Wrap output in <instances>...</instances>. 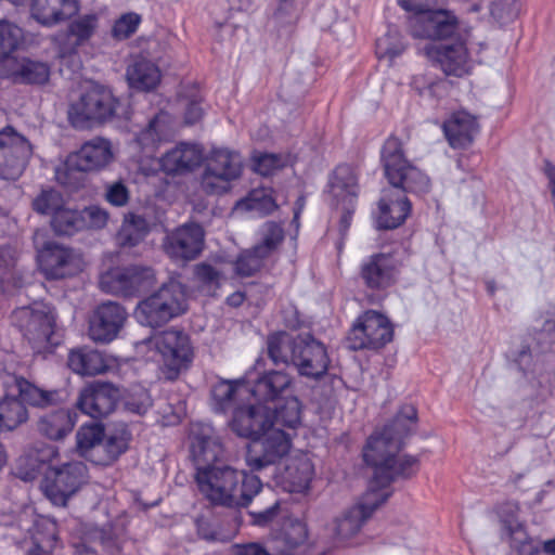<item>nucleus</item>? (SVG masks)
<instances>
[{"label": "nucleus", "instance_id": "nucleus-33", "mask_svg": "<svg viewBox=\"0 0 555 555\" xmlns=\"http://www.w3.org/2000/svg\"><path fill=\"white\" fill-rule=\"evenodd\" d=\"M67 365L73 372L87 376L103 374L109 369L104 354L87 346L70 350Z\"/></svg>", "mask_w": 555, "mask_h": 555}, {"label": "nucleus", "instance_id": "nucleus-57", "mask_svg": "<svg viewBox=\"0 0 555 555\" xmlns=\"http://www.w3.org/2000/svg\"><path fill=\"white\" fill-rule=\"evenodd\" d=\"M282 167V158L278 154L262 153L254 157V170L263 177L273 175Z\"/></svg>", "mask_w": 555, "mask_h": 555}, {"label": "nucleus", "instance_id": "nucleus-10", "mask_svg": "<svg viewBox=\"0 0 555 555\" xmlns=\"http://www.w3.org/2000/svg\"><path fill=\"white\" fill-rule=\"evenodd\" d=\"M201 189L207 195H221L231 190V183L243 172V162L240 153L229 149H212L203 160Z\"/></svg>", "mask_w": 555, "mask_h": 555}, {"label": "nucleus", "instance_id": "nucleus-36", "mask_svg": "<svg viewBox=\"0 0 555 555\" xmlns=\"http://www.w3.org/2000/svg\"><path fill=\"white\" fill-rule=\"evenodd\" d=\"M170 128L169 113L160 109L135 137V142L145 154H152L167 135Z\"/></svg>", "mask_w": 555, "mask_h": 555}, {"label": "nucleus", "instance_id": "nucleus-50", "mask_svg": "<svg viewBox=\"0 0 555 555\" xmlns=\"http://www.w3.org/2000/svg\"><path fill=\"white\" fill-rule=\"evenodd\" d=\"M261 241L255 245V250L260 251L267 258L278 248L284 240L283 228L274 222L267 221L261 228Z\"/></svg>", "mask_w": 555, "mask_h": 555}, {"label": "nucleus", "instance_id": "nucleus-30", "mask_svg": "<svg viewBox=\"0 0 555 555\" xmlns=\"http://www.w3.org/2000/svg\"><path fill=\"white\" fill-rule=\"evenodd\" d=\"M442 130L452 149H466L478 132V122L469 113L460 111L443 121Z\"/></svg>", "mask_w": 555, "mask_h": 555}, {"label": "nucleus", "instance_id": "nucleus-2", "mask_svg": "<svg viewBox=\"0 0 555 555\" xmlns=\"http://www.w3.org/2000/svg\"><path fill=\"white\" fill-rule=\"evenodd\" d=\"M417 410L413 404L400 406L380 431L372 434L363 448V461L373 468L374 485L390 487L399 479L408 480L420 470V455L402 454L405 439L416 429Z\"/></svg>", "mask_w": 555, "mask_h": 555}, {"label": "nucleus", "instance_id": "nucleus-6", "mask_svg": "<svg viewBox=\"0 0 555 555\" xmlns=\"http://www.w3.org/2000/svg\"><path fill=\"white\" fill-rule=\"evenodd\" d=\"M114 158L112 143L102 137H94L72 152L65 162L55 169L56 181L72 191L85 185V175L100 171Z\"/></svg>", "mask_w": 555, "mask_h": 555}, {"label": "nucleus", "instance_id": "nucleus-45", "mask_svg": "<svg viewBox=\"0 0 555 555\" xmlns=\"http://www.w3.org/2000/svg\"><path fill=\"white\" fill-rule=\"evenodd\" d=\"M105 437V427L101 422L90 421L82 424L76 434V446L79 453L88 456V453L100 447Z\"/></svg>", "mask_w": 555, "mask_h": 555}, {"label": "nucleus", "instance_id": "nucleus-53", "mask_svg": "<svg viewBox=\"0 0 555 555\" xmlns=\"http://www.w3.org/2000/svg\"><path fill=\"white\" fill-rule=\"evenodd\" d=\"M153 400L150 391L144 387H133L124 400V408L127 412L135 415H144L152 408Z\"/></svg>", "mask_w": 555, "mask_h": 555}, {"label": "nucleus", "instance_id": "nucleus-14", "mask_svg": "<svg viewBox=\"0 0 555 555\" xmlns=\"http://www.w3.org/2000/svg\"><path fill=\"white\" fill-rule=\"evenodd\" d=\"M88 480V468L80 461L49 466L44 472L42 491L55 506L64 507Z\"/></svg>", "mask_w": 555, "mask_h": 555}, {"label": "nucleus", "instance_id": "nucleus-23", "mask_svg": "<svg viewBox=\"0 0 555 555\" xmlns=\"http://www.w3.org/2000/svg\"><path fill=\"white\" fill-rule=\"evenodd\" d=\"M518 505L513 502H505L499 506L500 538L509 545L507 555H537V543L529 539L525 525L518 519Z\"/></svg>", "mask_w": 555, "mask_h": 555}, {"label": "nucleus", "instance_id": "nucleus-55", "mask_svg": "<svg viewBox=\"0 0 555 555\" xmlns=\"http://www.w3.org/2000/svg\"><path fill=\"white\" fill-rule=\"evenodd\" d=\"M194 278L203 288L208 291H215L221 285L220 271L207 262H199L194 266Z\"/></svg>", "mask_w": 555, "mask_h": 555}, {"label": "nucleus", "instance_id": "nucleus-4", "mask_svg": "<svg viewBox=\"0 0 555 555\" xmlns=\"http://www.w3.org/2000/svg\"><path fill=\"white\" fill-rule=\"evenodd\" d=\"M61 400L60 391L43 390L25 377L9 374L3 379L0 397V435L11 433L29 418L26 405L48 408Z\"/></svg>", "mask_w": 555, "mask_h": 555}, {"label": "nucleus", "instance_id": "nucleus-32", "mask_svg": "<svg viewBox=\"0 0 555 555\" xmlns=\"http://www.w3.org/2000/svg\"><path fill=\"white\" fill-rule=\"evenodd\" d=\"M126 77L131 89L151 92L160 83L162 74L154 62L146 57L138 56L128 65Z\"/></svg>", "mask_w": 555, "mask_h": 555}, {"label": "nucleus", "instance_id": "nucleus-46", "mask_svg": "<svg viewBox=\"0 0 555 555\" xmlns=\"http://www.w3.org/2000/svg\"><path fill=\"white\" fill-rule=\"evenodd\" d=\"M331 186L336 196L343 193L349 196L350 203H353L358 197V178L353 169L348 165H339L335 168L331 179Z\"/></svg>", "mask_w": 555, "mask_h": 555}, {"label": "nucleus", "instance_id": "nucleus-17", "mask_svg": "<svg viewBox=\"0 0 555 555\" xmlns=\"http://www.w3.org/2000/svg\"><path fill=\"white\" fill-rule=\"evenodd\" d=\"M409 30L414 38L439 41V43L462 35L457 16L446 9H434L411 15Z\"/></svg>", "mask_w": 555, "mask_h": 555}, {"label": "nucleus", "instance_id": "nucleus-60", "mask_svg": "<svg viewBox=\"0 0 555 555\" xmlns=\"http://www.w3.org/2000/svg\"><path fill=\"white\" fill-rule=\"evenodd\" d=\"M280 513V501L275 500L270 506L266 507L262 511L249 512V516L251 518L250 522L258 527H266L271 524Z\"/></svg>", "mask_w": 555, "mask_h": 555}, {"label": "nucleus", "instance_id": "nucleus-7", "mask_svg": "<svg viewBox=\"0 0 555 555\" xmlns=\"http://www.w3.org/2000/svg\"><path fill=\"white\" fill-rule=\"evenodd\" d=\"M56 318L55 308L43 302L14 312L17 327L35 353H52L62 344L63 334L56 326Z\"/></svg>", "mask_w": 555, "mask_h": 555}, {"label": "nucleus", "instance_id": "nucleus-49", "mask_svg": "<svg viewBox=\"0 0 555 555\" xmlns=\"http://www.w3.org/2000/svg\"><path fill=\"white\" fill-rule=\"evenodd\" d=\"M96 27L98 16L95 14H86L73 20L68 24L66 35L75 47H79L92 37Z\"/></svg>", "mask_w": 555, "mask_h": 555}, {"label": "nucleus", "instance_id": "nucleus-35", "mask_svg": "<svg viewBox=\"0 0 555 555\" xmlns=\"http://www.w3.org/2000/svg\"><path fill=\"white\" fill-rule=\"evenodd\" d=\"M77 418L78 414L75 410L59 409L39 418L38 430L50 440H61L72 433Z\"/></svg>", "mask_w": 555, "mask_h": 555}, {"label": "nucleus", "instance_id": "nucleus-11", "mask_svg": "<svg viewBox=\"0 0 555 555\" xmlns=\"http://www.w3.org/2000/svg\"><path fill=\"white\" fill-rule=\"evenodd\" d=\"M393 325L389 318L376 310L362 312L347 335L349 349L353 351H379L393 339Z\"/></svg>", "mask_w": 555, "mask_h": 555}, {"label": "nucleus", "instance_id": "nucleus-29", "mask_svg": "<svg viewBox=\"0 0 555 555\" xmlns=\"http://www.w3.org/2000/svg\"><path fill=\"white\" fill-rule=\"evenodd\" d=\"M247 376L234 380L220 379L211 388V405L216 413H233L241 405L244 396L248 393Z\"/></svg>", "mask_w": 555, "mask_h": 555}, {"label": "nucleus", "instance_id": "nucleus-9", "mask_svg": "<svg viewBox=\"0 0 555 555\" xmlns=\"http://www.w3.org/2000/svg\"><path fill=\"white\" fill-rule=\"evenodd\" d=\"M152 344L160 357L166 379L175 380L189 370L195 357V348L188 332L170 327L156 334Z\"/></svg>", "mask_w": 555, "mask_h": 555}, {"label": "nucleus", "instance_id": "nucleus-61", "mask_svg": "<svg viewBox=\"0 0 555 555\" xmlns=\"http://www.w3.org/2000/svg\"><path fill=\"white\" fill-rule=\"evenodd\" d=\"M438 0H398V4L405 11L420 14L423 11L434 10Z\"/></svg>", "mask_w": 555, "mask_h": 555}, {"label": "nucleus", "instance_id": "nucleus-25", "mask_svg": "<svg viewBox=\"0 0 555 555\" xmlns=\"http://www.w3.org/2000/svg\"><path fill=\"white\" fill-rule=\"evenodd\" d=\"M228 424L233 434L248 442L274 425L270 418V408L261 403L235 406Z\"/></svg>", "mask_w": 555, "mask_h": 555}, {"label": "nucleus", "instance_id": "nucleus-12", "mask_svg": "<svg viewBox=\"0 0 555 555\" xmlns=\"http://www.w3.org/2000/svg\"><path fill=\"white\" fill-rule=\"evenodd\" d=\"M403 266V251L400 248L373 253L362 259L359 278L371 292H385L398 283Z\"/></svg>", "mask_w": 555, "mask_h": 555}, {"label": "nucleus", "instance_id": "nucleus-44", "mask_svg": "<svg viewBox=\"0 0 555 555\" xmlns=\"http://www.w3.org/2000/svg\"><path fill=\"white\" fill-rule=\"evenodd\" d=\"M406 48L408 42L401 33L396 27H389L387 33L376 40L375 53L379 60L387 59L392 62L401 56Z\"/></svg>", "mask_w": 555, "mask_h": 555}, {"label": "nucleus", "instance_id": "nucleus-39", "mask_svg": "<svg viewBox=\"0 0 555 555\" xmlns=\"http://www.w3.org/2000/svg\"><path fill=\"white\" fill-rule=\"evenodd\" d=\"M301 415L302 403L295 396L281 398L274 409L270 408V418L273 421L274 427L296 429L301 424Z\"/></svg>", "mask_w": 555, "mask_h": 555}, {"label": "nucleus", "instance_id": "nucleus-8", "mask_svg": "<svg viewBox=\"0 0 555 555\" xmlns=\"http://www.w3.org/2000/svg\"><path fill=\"white\" fill-rule=\"evenodd\" d=\"M185 310V287L181 282L170 279L138 304L134 318L144 326L160 327Z\"/></svg>", "mask_w": 555, "mask_h": 555}, {"label": "nucleus", "instance_id": "nucleus-64", "mask_svg": "<svg viewBox=\"0 0 555 555\" xmlns=\"http://www.w3.org/2000/svg\"><path fill=\"white\" fill-rule=\"evenodd\" d=\"M240 555H267V550L258 543L245 544L241 547Z\"/></svg>", "mask_w": 555, "mask_h": 555}, {"label": "nucleus", "instance_id": "nucleus-28", "mask_svg": "<svg viewBox=\"0 0 555 555\" xmlns=\"http://www.w3.org/2000/svg\"><path fill=\"white\" fill-rule=\"evenodd\" d=\"M248 383V393L258 401H275L282 398V395L289 388L292 377L280 370H269L258 373L256 378L246 375Z\"/></svg>", "mask_w": 555, "mask_h": 555}, {"label": "nucleus", "instance_id": "nucleus-27", "mask_svg": "<svg viewBox=\"0 0 555 555\" xmlns=\"http://www.w3.org/2000/svg\"><path fill=\"white\" fill-rule=\"evenodd\" d=\"M204 160L203 150L197 144L180 142L166 152L159 163L162 170L168 176H181L192 172Z\"/></svg>", "mask_w": 555, "mask_h": 555}, {"label": "nucleus", "instance_id": "nucleus-31", "mask_svg": "<svg viewBox=\"0 0 555 555\" xmlns=\"http://www.w3.org/2000/svg\"><path fill=\"white\" fill-rule=\"evenodd\" d=\"M78 12L77 0H33L31 2V16L47 27L69 20Z\"/></svg>", "mask_w": 555, "mask_h": 555}, {"label": "nucleus", "instance_id": "nucleus-26", "mask_svg": "<svg viewBox=\"0 0 555 555\" xmlns=\"http://www.w3.org/2000/svg\"><path fill=\"white\" fill-rule=\"evenodd\" d=\"M126 309L114 301L99 305L89 320V336L93 341L107 344L117 338L127 320Z\"/></svg>", "mask_w": 555, "mask_h": 555}, {"label": "nucleus", "instance_id": "nucleus-41", "mask_svg": "<svg viewBox=\"0 0 555 555\" xmlns=\"http://www.w3.org/2000/svg\"><path fill=\"white\" fill-rule=\"evenodd\" d=\"M50 74L47 63L24 57L12 72V78L14 82L42 86L49 81Z\"/></svg>", "mask_w": 555, "mask_h": 555}, {"label": "nucleus", "instance_id": "nucleus-37", "mask_svg": "<svg viewBox=\"0 0 555 555\" xmlns=\"http://www.w3.org/2000/svg\"><path fill=\"white\" fill-rule=\"evenodd\" d=\"M131 438V431L125 423L116 425L113 430L109 429L107 433L105 431V437L102 442L105 451V457L96 461L95 463L100 465H107L116 461L128 450Z\"/></svg>", "mask_w": 555, "mask_h": 555}, {"label": "nucleus", "instance_id": "nucleus-21", "mask_svg": "<svg viewBox=\"0 0 555 555\" xmlns=\"http://www.w3.org/2000/svg\"><path fill=\"white\" fill-rule=\"evenodd\" d=\"M388 487L374 485L371 478L367 492L361 502L348 508L336 521V534L340 539H348L357 534L373 513L388 501L392 491H384Z\"/></svg>", "mask_w": 555, "mask_h": 555}, {"label": "nucleus", "instance_id": "nucleus-59", "mask_svg": "<svg viewBox=\"0 0 555 555\" xmlns=\"http://www.w3.org/2000/svg\"><path fill=\"white\" fill-rule=\"evenodd\" d=\"M87 229H102L107 224L108 221V212L96 205H91L89 207L80 210Z\"/></svg>", "mask_w": 555, "mask_h": 555}, {"label": "nucleus", "instance_id": "nucleus-51", "mask_svg": "<svg viewBox=\"0 0 555 555\" xmlns=\"http://www.w3.org/2000/svg\"><path fill=\"white\" fill-rule=\"evenodd\" d=\"M260 251H256L255 247L243 250L238 254L234 262L235 274L242 278L255 275L263 266L266 256H261Z\"/></svg>", "mask_w": 555, "mask_h": 555}, {"label": "nucleus", "instance_id": "nucleus-56", "mask_svg": "<svg viewBox=\"0 0 555 555\" xmlns=\"http://www.w3.org/2000/svg\"><path fill=\"white\" fill-rule=\"evenodd\" d=\"M509 358L511 364L525 377L535 373L534 357L528 345H522L519 350L512 352Z\"/></svg>", "mask_w": 555, "mask_h": 555}, {"label": "nucleus", "instance_id": "nucleus-16", "mask_svg": "<svg viewBox=\"0 0 555 555\" xmlns=\"http://www.w3.org/2000/svg\"><path fill=\"white\" fill-rule=\"evenodd\" d=\"M292 437L272 425L249 441L246 447L245 461L251 472H259L275 465L289 453Z\"/></svg>", "mask_w": 555, "mask_h": 555}, {"label": "nucleus", "instance_id": "nucleus-22", "mask_svg": "<svg viewBox=\"0 0 555 555\" xmlns=\"http://www.w3.org/2000/svg\"><path fill=\"white\" fill-rule=\"evenodd\" d=\"M330 358L325 345L311 333L296 335L293 350V365L300 376L322 378L328 371Z\"/></svg>", "mask_w": 555, "mask_h": 555}, {"label": "nucleus", "instance_id": "nucleus-1", "mask_svg": "<svg viewBox=\"0 0 555 555\" xmlns=\"http://www.w3.org/2000/svg\"><path fill=\"white\" fill-rule=\"evenodd\" d=\"M212 429L205 427L191 439L190 452L196 466L199 491L216 506L247 507L262 490L257 475L219 463L223 448Z\"/></svg>", "mask_w": 555, "mask_h": 555}, {"label": "nucleus", "instance_id": "nucleus-38", "mask_svg": "<svg viewBox=\"0 0 555 555\" xmlns=\"http://www.w3.org/2000/svg\"><path fill=\"white\" fill-rule=\"evenodd\" d=\"M150 228L146 219L140 215L128 212L117 232L116 240L120 247H134L149 234Z\"/></svg>", "mask_w": 555, "mask_h": 555}, {"label": "nucleus", "instance_id": "nucleus-20", "mask_svg": "<svg viewBox=\"0 0 555 555\" xmlns=\"http://www.w3.org/2000/svg\"><path fill=\"white\" fill-rule=\"evenodd\" d=\"M38 261L40 271L49 281L73 278L79 274L85 266L79 250L54 242L44 244Z\"/></svg>", "mask_w": 555, "mask_h": 555}, {"label": "nucleus", "instance_id": "nucleus-18", "mask_svg": "<svg viewBox=\"0 0 555 555\" xmlns=\"http://www.w3.org/2000/svg\"><path fill=\"white\" fill-rule=\"evenodd\" d=\"M31 155L30 142L12 126L0 130V179L7 181L20 179Z\"/></svg>", "mask_w": 555, "mask_h": 555}, {"label": "nucleus", "instance_id": "nucleus-3", "mask_svg": "<svg viewBox=\"0 0 555 555\" xmlns=\"http://www.w3.org/2000/svg\"><path fill=\"white\" fill-rule=\"evenodd\" d=\"M384 176L399 194H384L378 202L377 229L392 230L404 223L412 210L405 193L425 195L430 191V179L405 156L402 141L390 134L380 147Z\"/></svg>", "mask_w": 555, "mask_h": 555}, {"label": "nucleus", "instance_id": "nucleus-62", "mask_svg": "<svg viewBox=\"0 0 555 555\" xmlns=\"http://www.w3.org/2000/svg\"><path fill=\"white\" fill-rule=\"evenodd\" d=\"M204 115L201 102L196 99L190 100L184 111V122L189 126L197 124Z\"/></svg>", "mask_w": 555, "mask_h": 555}, {"label": "nucleus", "instance_id": "nucleus-19", "mask_svg": "<svg viewBox=\"0 0 555 555\" xmlns=\"http://www.w3.org/2000/svg\"><path fill=\"white\" fill-rule=\"evenodd\" d=\"M163 250L168 258L180 266L198 258L205 247V230L196 222H188L167 233Z\"/></svg>", "mask_w": 555, "mask_h": 555}, {"label": "nucleus", "instance_id": "nucleus-5", "mask_svg": "<svg viewBox=\"0 0 555 555\" xmlns=\"http://www.w3.org/2000/svg\"><path fill=\"white\" fill-rule=\"evenodd\" d=\"M121 103L107 86L94 82L69 104L68 121L75 129L89 130L121 117Z\"/></svg>", "mask_w": 555, "mask_h": 555}, {"label": "nucleus", "instance_id": "nucleus-34", "mask_svg": "<svg viewBox=\"0 0 555 555\" xmlns=\"http://www.w3.org/2000/svg\"><path fill=\"white\" fill-rule=\"evenodd\" d=\"M310 0H280L273 12L270 24L275 29L278 37L289 39L301 12Z\"/></svg>", "mask_w": 555, "mask_h": 555}, {"label": "nucleus", "instance_id": "nucleus-54", "mask_svg": "<svg viewBox=\"0 0 555 555\" xmlns=\"http://www.w3.org/2000/svg\"><path fill=\"white\" fill-rule=\"evenodd\" d=\"M142 17L135 12H128L117 18L112 27V37L116 40L130 38L139 28Z\"/></svg>", "mask_w": 555, "mask_h": 555}, {"label": "nucleus", "instance_id": "nucleus-24", "mask_svg": "<svg viewBox=\"0 0 555 555\" xmlns=\"http://www.w3.org/2000/svg\"><path fill=\"white\" fill-rule=\"evenodd\" d=\"M119 399L120 391L115 385L93 382L80 389L75 406L82 414L100 420L115 411Z\"/></svg>", "mask_w": 555, "mask_h": 555}, {"label": "nucleus", "instance_id": "nucleus-43", "mask_svg": "<svg viewBox=\"0 0 555 555\" xmlns=\"http://www.w3.org/2000/svg\"><path fill=\"white\" fill-rule=\"evenodd\" d=\"M52 231L57 236H73L86 230L85 219L79 209L63 207L50 219Z\"/></svg>", "mask_w": 555, "mask_h": 555}, {"label": "nucleus", "instance_id": "nucleus-15", "mask_svg": "<svg viewBox=\"0 0 555 555\" xmlns=\"http://www.w3.org/2000/svg\"><path fill=\"white\" fill-rule=\"evenodd\" d=\"M155 272L151 267L130 264L114 267L100 275L99 286L107 294L124 298L139 297L154 284Z\"/></svg>", "mask_w": 555, "mask_h": 555}, {"label": "nucleus", "instance_id": "nucleus-63", "mask_svg": "<svg viewBox=\"0 0 555 555\" xmlns=\"http://www.w3.org/2000/svg\"><path fill=\"white\" fill-rule=\"evenodd\" d=\"M544 173L548 179L550 192L553 204L555 203V165L550 160L544 162Z\"/></svg>", "mask_w": 555, "mask_h": 555}, {"label": "nucleus", "instance_id": "nucleus-42", "mask_svg": "<svg viewBox=\"0 0 555 555\" xmlns=\"http://www.w3.org/2000/svg\"><path fill=\"white\" fill-rule=\"evenodd\" d=\"M313 475V466L309 461L293 462L285 467L283 481L289 492L302 493L310 488Z\"/></svg>", "mask_w": 555, "mask_h": 555}, {"label": "nucleus", "instance_id": "nucleus-13", "mask_svg": "<svg viewBox=\"0 0 555 555\" xmlns=\"http://www.w3.org/2000/svg\"><path fill=\"white\" fill-rule=\"evenodd\" d=\"M423 53L430 65L447 77L464 78L472 75L475 67L463 35L447 42L427 43Z\"/></svg>", "mask_w": 555, "mask_h": 555}, {"label": "nucleus", "instance_id": "nucleus-47", "mask_svg": "<svg viewBox=\"0 0 555 555\" xmlns=\"http://www.w3.org/2000/svg\"><path fill=\"white\" fill-rule=\"evenodd\" d=\"M531 335L542 349H552L555 345V312L545 311L541 313L534 320Z\"/></svg>", "mask_w": 555, "mask_h": 555}, {"label": "nucleus", "instance_id": "nucleus-48", "mask_svg": "<svg viewBox=\"0 0 555 555\" xmlns=\"http://www.w3.org/2000/svg\"><path fill=\"white\" fill-rule=\"evenodd\" d=\"M24 42V31L14 23L0 21V63L9 59Z\"/></svg>", "mask_w": 555, "mask_h": 555}, {"label": "nucleus", "instance_id": "nucleus-58", "mask_svg": "<svg viewBox=\"0 0 555 555\" xmlns=\"http://www.w3.org/2000/svg\"><path fill=\"white\" fill-rule=\"evenodd\" d=\"M105 199L115 207H124L130 199V193L122 181H115L106 185Z\"/></svg>", "mask_w": 555, "mask_h": 555}, {"label": "nucleus", "instance_id": "nucleus-40", "mask_svg": "<svg viewBox=\"0 0 555 555\" xmlns=\"http://www.w3.org/2000/svg\"><path fill=\"white\" fill-rule=\"evenodd\" d=\"M296 335L285 331L274 332L267 337V353L274 365H293V350Z\"/></svg>", "mask_w": 555, "mask_h": 555}, {"label": "nucleus", "instance_id": "nucleus-52", "mask_svg": "<svg viewBox=\"0 0 555 555\" xmlns=\"http://www.w3.org/2000/svg\"><path fill=\"white\" fill-rule=\"evenodd\" d=\"M63 207V195L52 188L41 190L33 201V209L40 215H50L53 217V214L61 210Z\"/></svg>", "mask_w": 555, "mask_h": 555}]
</instances>
